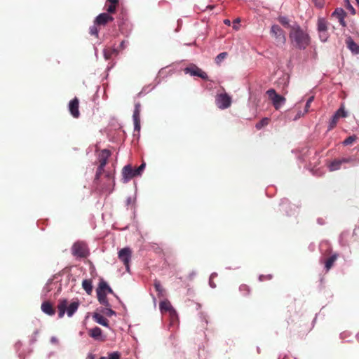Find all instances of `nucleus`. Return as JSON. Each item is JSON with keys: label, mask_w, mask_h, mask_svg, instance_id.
I'll list each match as a JSON object with an SVG mask.
<instances>
[{"label": "nucleus", "mask_w": 359, "mask_h": 359, "mask_svg": "<svg viewBox=\"0 0 359 359\" xmlns=\"http://www.w3.org/2000/svg\"><path fill=\"white\" fill-rule=\"evenodd\" d=\"M289 36L292 43L299 49H305L310 44L309 34L297 23L291 26Z\"/></svg>", "instance_id": "nucleus-1"}, {"label": "nucleus", "mask_w": 359, "mask_h": 359, "mask_svg": "<svg viewBox=\"0 0 359 359\" xmlns=\"http://www.w3.org/2000/svg\"><path fill=\"white\" fill-rule=\"evenodd\" d=\"M79 302L75 301L72 302L69 305H68V301L66 299H62L59 300L58 304L57 306L58 310V317L60 318H63L65 312L69 317H72L74 313L78 310L79 306Z\"/></svg>", "instance_id": "nucleus-2"}, {"label": "nucleus", "mask_w": 359, "mask_h": 359, "mask_svg": "<svg viewBox=\"0 0 359 359\" xmlns=\"http://www.w3.org/2000/svg\"><path fill=\"white\" fill-rule=\"evenodd\" d=\"M266 93L276 110H279L286 101L283 96L278 94L273 88L268 90Z\"/></svg>", "instance_id": "nucleus-3"}, {"label": "nucleus", "mask_w": 359, "mask_h": 359, "mask_svg": "<svg viewBox=\"0 0 359 359\" xmlns=\"http://www.w3.org/2000/svg\"><path fill=\"white\" fill-rule=\"evenodd\" d=\"M72 255L81 258H86L89 255L88 246L85 243L76 242L72 248Z\"/></svg>", "instance_id": "nucleus-4"}, {"label": "nucleus", "mask_w": 359, "mask_h": 359, "mask_svg": "<svg viewBox=\"0 0 359 359\" xmlns=\"http://www.w3.org/2000/svg\"><path fill=\"white\" fill-rule=\"evenodd\" d=\"M118 259L123 263L126 271H130V262L132 257V251L129 248H124L119 250L118 253Z\"/></svg>", "instance_id": "nucleus-5"}, {"label": "nucleus", "mask_w": 359, "mask_h": 359, "mask_svg": "<svg viewBox=\"0 0 359 359\" xmlns=\"http://www.w3.org/2000/svg\"><path fill=\"white\" fill-rule=\"evenodd\" d=\"M215 101L217 106L224 109L231 106V97L226 93H222L217 95Z\"/></svg>", "instance_id": "nucleus-6"}, {"label": "nucleus", "mask_w": 359, "mask_h": 359, "mask_svg": "<svg viewBox=\"0 0 359 359\" xmlns=\"http://www.w3.org/2000/svg\"><path fill=\"white\" fill-rule=\"evenodd\" d=\"M271 34L275 38L278 43H285L286 38L284 31L278 25H274L271 27Z\"/></svg>", "instance_id": "nucleus-7"}, {"label": "nucleus", "mask_w": 359, "mask_h": 359, "mask_svg": "<svg viewBox=\"0 0 359 359\" xmlns=\"http://www.w3.org/2000/svg\"><path fill=\"white\" fill-rule=\"evenodd\" d=\"M184 72L186 74H189L191 76H198L204 80H208V79L207 74L194 65L186 67L184 69Z\"/></svg>", "instance_id": "nucleus-8"}, {"label": "nucleus", "mask_w": 359, "mask_h": 359, "mask_svg": "<svg viewBox=\"0 0 359 359\" xmlns=\"http://www.w3.org/2000/svg\"><path fill=\"white\" fill-rule=\"evenodd\" d=\"M140 107L141 105L140 103H136L135 104V109L133 111V118L134 122V130L135 131L140 132L141 126H140Z\"/></svg>", "instance_id": "nucleus-9"}, {"label": "nucleus", "mask_w": 359, "mask_h": 359, "mask_svg": "<svg viewBox=\"0 0 359 359\" xmlns=\"http://www.w3.org/2000/svg\"><path fill=\"white\" fill-rule=\"evenodd\" d=\"M79 107V100L76 97H74L73 100H72L69 103V110L71 115L74 118H77L80 116Z\"/></svg>", "instance_id": "nucleus-10"}, {"label": "nucleus", "mask_w": 359, "mask_h": 359, "mask_svg": "<svg viewBox=\"0 0 359 359\" xmlns=\"http://www.w3.org/2000/svg\"><path fill=\"white\" fill-rule=\"evenodd\" d=\"M114 20V18L107 13H102L97 16L94 23L97 25H105Z\"/></svg>", "instance_id": "nucleus-11"}, {"label": "nucleus", "mask_w": 359, "mask_h": 359, "mask_svg": "<svg viewBox=\"0 0 359 359\" xmlns=\"http://www.w3.org/2000/svg\"><path fill=\"white\" fill-rule=\"evenodd\" d=\"M88 335L93 338L96 341H104L105 337L102 335V330L98 327H95L92 329H89L88 331Z\"/></svg>", "instance_id": "nucleus-12"}, {"label": "nucleus", "mask_w": 359, "mask_h": 359, "mask_svg": "<svg viewBox=\"0 0 359 359\" xmlns=\"http://www.w3.org/2000/svg\"><path fill=\"white\" fill-rule=\"evenodd\" d=\"M160 310L162 313L169 312L171 316H176V311L168 299H165L160 302Z\"/></svg>", "instance_id": "nucleus-13"}, {"label": "nucleus", "mask_w": 359, "mask_h": 359, "mask_svg": "<svg viewBox=\"0 0 359 359\" xmlns=\"http://www.w3.org/2000/svg\"><path fill=\"white\" fill-rule=\"evenodd\" d=\"M122 175L125 182H128L136 176L135 170L133 169L130 165H127L123 167L122 170Z\"/></svg>", "instance_id": "nucleus-14"}, {"label": "nucleus", "mask_w": 359, "mask_h": 359, "mask_svg": "<svg viewBox=\"0 0 359 359\" xmlns=\"http://www.w3.org/2000/svg\"><path fill=\"white\" fill-rule=\"evenodd\" d=\"M110 156L111 152L109 150H102L99 156V165L104 168L107 163L108 158Z\"/></svg>", "instance_id": "nucleus-15"}, {"label": "nucleus", "mask_w": 359, "mask_h": 359, "mask_svg": "<svg viewBox=\"0 0 359 359\" xmlns=\"http://www.w3.org/2000/svg\"><path fill=\"white\" fill-rule=\"evenodd\" d=\"M96 292L99 302L104 306H110V304L107 298V294L104 291L100 290V289L97 288Z\"/></svg>", "instance_id": "nucleus-16"}, {"label": "nucleus", "mask_w": 359, "mask_h": 359, "mask_svg": "<svg viewBox=\"0 0 359 359\" xmlns=\"http://www.w3.org/2000/svg\"><path fill=\"white\" fill-rule=\"evenodd\" d=\"M41 309L43 313L48 316H53L55 313V309L49 302H43Z\"/></svg>", "instance_id": "nucleus-17"}, {"label": "nucleus", "mask_w": 359, "mask_h": 359, "mask_svg": "<svg viewBox=\"0 0 359 359\" xmlns=\"http://www.w3.org/2000/svg\"><path fill=\"white\" fill-rule=\"evenodd\" d=\"M93 318L96 323H99L100 325H102L104 327H109V321L103 316H102L97 313H95L93 315Z\"/></svg>", "instance_id": "nucleus-18"}, {"label": "nucleus", "mask_w": 359, "mask_h": 359, "mask_svg": "<svg viewBox=\"0 0 359 359\" xmlns=\"http://www.w3.org/2000/svg\"><path fill=\"white\" fill-rule=\"evenodd\" d=\"M338 258L337 254H333L325 261V268L326 271H328L334 265V262Z\"/></svg>", "instance_id": "nucleus-19"}, {"label": "nucleus", "mask_w": 359, "mask_h": 359, "mask_svg": "<svg viewBox=\"0 0 359 359\" xmlns=\"http://www.w3.org/2000/svg\"><path fill=\"white\" fill-rule=\"evenodd\" d=\"M118 3V0H107L106 4L107 11L109 13H114L116 11Z\"/></svg>", "instance_id": "nucleus-20"}, {"label": "nucleus", "mask_w": 359, "mask_h": 359, "mask_svg": "<svg viewBox=\"0 0 359 359\" xmlns=\"http://www.w3.org/2000/svg\"><path fill=\"white\" fill-rule=\"evenodd\" d=\"M98 289H100V290H102V291H104V292L107 294V292L108 293H110V294H114V291L112 290V289L108 285V284L103 280H101L100 282L99 283V285H98V287H97Z\"/></svg>", "instance_id": "nucleus-21"}, {"label": "nucleus", "mask_w": 359, "mask_h": 359, "mask_svg": "<svg viewBox=\"0 0 359 359\" xmlns=\"http://www.w3.org/2000/svg\"><path fill=\"white\" fill-rule=\"evenodd\" d=\"M341 162L339 158H336L331 161L328 165L330 171H336L341 168Z\"/></svg>", "instance_id": "nucleus-22"}, {"label": "nucleus", "mask_w": 359, "mask_h": 359, "mask_svg": "<svg viewBox=\"0 0 359 359\" xmlns=\"http://www.w3.org/2000/svg\"><path fill=\"white\" fill-rule=\"evenodd\" d=\"M82 287L88 294H91L93 292L92 280L90 279H85L82 282Z\"/></svg>", "instance_id": "nucleus-23"}, {"label": "nucleus", "mask_w": 359, "mask_h": 359, "mask_svg": "<svg viewBox=\"0 0 359 359\" xmlns=\"http://www.w3.org/2000/svg\"><path fill=\"white\" fill-rule=\"evenodd\" d=\"M318 31H327V22L324 18L318 20Z\"/></svg>", "instance_id": "nucleus-24"}, {"label": "nucleus", "mask_w": 359, "mask_h": 359, "mask_svg": "<svg viewBox=\"0 0 359 359\" xmlns=\"http://www.w3.org/2000/svg\"><path fill=\"white\" fill-rule=\"evenodd\" d=\"M346 15V12L341 8H336L335 11L332 13V16L335 17L338 20H339V18H344Z\"/></svg>", "instance_id": "nucleus-25"}, {"label": "nucleus", "mask_w": 359, "mask_h": 359, "mask_svg": "<svg viewBox=\"0 0 359 359\" xmlns=\"http://www.w3.org/2000/svg\"><path fill=\"white\" fill-rule=\"evenodd\" d=\"M271 119L268 117L263 118L260 121L256 123L255 128L257 130H261L262 128L266 126L270 123Z\"/></svg>", "instance_id": "nucleus-26"}, {"label": "nucleus", "mask_w": 359, "mask_h": 359, "mask_svg": "<svg viewBox=\"0 0 359 359\" xmlns=\"http://www.w3.org/2000/svg\"><path fill=\"white\" fill-rule=\"evenodd\" d=\"M239 291H240L241 294L243 297H247L250 293V289L249 286L245 284H242L240 285Z\"/></svg>", "instance_id": "nucleus-27"}, {"label": "nucleus", "mask_w": 359, "mask_h": 359, "mask_svg": "<svg viewBox=\"0 0 359 359\" xmlns=\"http://www.w3.org/2000/svg\"><path fill=\"white\" fill-rule=\"evenodd\" d=\"M104 172V168L98 165V167L97 168L96 174L95 176V179H94V183H95L97 184H99V180H100V176L102 175V173Z\"/></svg>", "instance_id": "nucleus-28"}, {"label": "nucleus", "mask_w": 359, "mask_h": 359, "mask_svg": "<svg viewBox=\"0 0 359 359\" xmlns=\"http://www.w3.org/2000/svg\"><path fill=\"white\" fill-rule=\"evenodd\" d=\"M228 53L226 52H222L219 53L215 59V62L217 65H220L222 62L226 58Z\"/></svg>", "instance_id": "nucleus-29"}, {"label": "nucleus", "mask_w": 359, "mask_h": 359, "mask_svg": "<svg viewBox=\"0 0 359 359\" xmlns=\"http://www.w3.org/2000/svg\"><path fill=\"white\" fill-rule=\"evenodd\" d=\"M348 47L351 50L352 52L355 53H359V46L352 40H349L348 42Z\"/></svg>", "instance_id": "nucleus-30"}, {"label": "nucleus", "mask_w": 359, "mask_h": 359, "mask_svg": "<svg viewBox=\"0 0 359 359\" xmlns=\"http://www.w3.org/2000/svg\"><path fill=\"white\" fill-rule=\"evenodd\" d=\"M115 49L106 48L104 50V57L106 60H109L113 54H116Z\"/></svg>", "instance_id": "nucleus-31"}, {"label": "nucleus", "mask_w": 359, "mask_h": 359, "mask_svg": "<svg viewBox=\"0 0 359 359\" xmlns=\"http://www.w3.org/2000/svg\"><path fill=\"white\" fill-rule=\"evenodd\" d=\"M334 116H336L338 118H345L347 116V113L346 111L344 110V106H341V107L335 112V114H334Z\"/></svg>", "instance_id": "nucleus-32"}, {"label": "nucleus", "mask_w": 359, "mask_h": 359, "mask_svg": "<svg viewBox=\"0 0 359 359\" xmlns=\"http://www.w3.org/2000/svg\"><path fill=\"white\" fill-rule=\"evenodd\" d=\"M278 20L280 24H282L284 27L291 29L292 25H290L289 24V20L287 19V18H286L285 16H280L278 18Z\"/></svg>", "instance_id": "nucleus-33"}, {"label": "nucleus", "mask_w": 359, "mask_h": 359, "mask_svg": "<svg viewBox=\"0 0 359 359\" xmlns=\"http://www.w3.org/2000/svg\"><path fill=\"white\" fill-rule=\"evenodd\" d=\"M357 139V137L355 135H351L346 138L343 144L346 146L353 144Z\"/></svg>", "instance_id": "nucleus-34"}, {"label": "nucleus", "mask_w": 359, "mask_h": 359, "mask_svg": "<svg viewBox=\"0 0 359 359\" xmlns=\"http://www.w3.org/2000/svg\"><path fill=\"white\" fill-rule=\"evenodd\" d=\"M338 120H339V118L336 116L333 115V116L329 123L328 130H332L337 126Z\"/></svg>", "instance_id": "nucleus-35"}, {"label": "nucleus", "mask_w": 359, "mask_h": 359, "mask_svg": "<svg viewBox=\"0 0 359 359\" xmlns=\"http://www.w3.org/2000/svg\"><path fill=\"white\" fill-rule=\"evenodd\" d=\"M154 285V287H155L156 292H158V295L162 294V293L164 292V290H163L160 281L156 280Z\"/></svg>", "instance_id": "nucleus-36"}, {"label": "nucleus", "mask_w": 359, "mask_h": 359, "mask_svg": "<svg viewBox=\"0 0 359 359\" xmlns=\"http://www.w3.org/2000/svg\"><path fill=\"white\" fill-rule=\"evenodd\" d=\"M97 26V25H95L94 23V25L89 28V33L91 35H93V36H95L96 37H98L99 29H98Z\"/></svg>", "instance_id": "nucleus-37"}, {"label": "nucleus", "mask_w": 359, "mask_h": 359, "mask_svg": "<svg viewBox=\"0 0 359 359\" xmlns=\"http://www.w3.org/2000/svg\"><path fill=\"white\" fill-rule=\"evenodd\" d=\"M102 312L104 314L109 317L116 315V312L111 309V306H105V309L102 311Z\"/></svg>", "instance_id": "nucleus-38"}, {"label": "nucleus", "mask_w": 359, "mask_h": 359, "mask_svg": "<svg viewBox=\"0 0 359 359\" xmlns=\"http://www.w3.org/2000/svg\"><path fill=\"white\" fill-rule=\"evenodd\" d=\"M319 37L320 40L323 42L326 41L328 38L327 31H318Z\"/></svg>", "instance_id": "nucleus-39"}, {"label": "nucleus", "mask_w": 359, "mask_h": 359, "mask_svg": "<svg viewBox=\"0 0 359 359\" xmlns=\"http://www.w3.org/2000/svg\"><path fill=\"white\" fill-rule=\"evenodd\" d=\"M145 163H142L137 168L134 169L136 176L140 175L145 168Z\"/></svg>", "instance_id": "nucleus-40"}, {"label": "nucleus", "mask_w": 359, "mask_h": 359, "mask_svg": "<svg viewBox=\"0 0 359 359\" xmlns=\"http://www.w3.org/2000/svg\"><path fill=\"white\" fill-rule=\"evenodd\" d=\"M120 353L118 352H112L109 354V359H120Z\"/></svg>", "instance_id": "nucleus-41"}, {"label": "nucleus", "mask_w": 359, "mask_h": 359, "mask_svg": "<svg viewBox=\"0 0 359 359\" xmlns=\"http://www.w3.org/2000/svg\"><path fill=\"white\" fill-rule=\"evenodd\" d=\"M313 99H314L313 96H311L308 99V100L306 103V105H305V112H307L309 111L310 105H311V102L313 101Z\"/></svg>", "instance_id": "nucleus-42"}, {"label": "nucleus", "mask_w": 359, "mask_h": 359, "mask_svg": "<svg viewBox=\"0 0 359 359\" xmlns=\"http://www.w3.org/2000/svg\"><path fill=\"white\" fill-rule=\"evenodd\" d=\"M339 159L341 162V164L348 163H351V162L353 161V158L351 157L342 158H339Z\"/></svg>", "instance_id": "nucleus-43"}, {"label": "nucleus", "mask_w": 359, "mask_h": 359, "mask_svg": "<svg viewBox=\"0 0 359 359\" xmlns=\"http://www.w3.org/2000/svg\"><path fill=\"white\" fill-rule=\"evenodd\" d=\"M215 276H217V274L216 273H212L210 277V281H209V283H210V285L212 287H216V285L213 282V278Z\"/></svg>", "instance_id": "nucleus-44"}, {"label": "nucleus", "mask_w": 359, "mask_h": 359, "mask_svg": "<svg viewBox=\"0 0 359 359\" xmlns=\"http://www.w3.org/2000/svg\"><path fill=\"white\" fill-rule=\"evenodd\" d=\"M239 22H240V20L238 18H237L236 20H234L233 25V28L234 29H238V23Z\"/></svg>", "instance_id": "nucleus-45"}, {"label": "nucleus", "mask_w": 359, "mask_h": 359, "mask_svg": "<svg viewBox=\"0 0 359 359\" xmlns=\"http://www.w3.org/2000/svg\"><path fill=\"white\" fill-rule=\"evenodd\" d=\"M50 342L53 344H58L59 343V340L57 337H52L51 339H50Z\"/></svg>", "instance_id": "nucleus-46"}, {"label": "nucleus", "mask_w": 359, "mask_h": 359, "mask_svg": "<svg viewBox=\"0 0 359 359\" xmlns=\"http://www.w3.org/2000/svg\"><path fill=\"white\" fill-rule=\"evenodd\" d=\"M105 177L109 180L112 179L114 180L113 175L109 172H107L105 173Z\"/></svg>", "instance_id": "nucleus-47"}, {"label": "nucleus", "mask_w": 359, "mask_h": 359, "mask_svg": "<svg viewBox=\"0 0 359 359\" xmlns=\"http://www.w3.org/2000/svg\"><path fill=\"white\" fill-rule=\"evenodd\" d=\"M340 25H341L342 26L345 27L346 26V22L344 21V18H339V20H338Z\"/></svg>", "instance_id": "nucleus-48"}, {"label": "nucleus", "mask_w": 359, "mask_h": 359, "mask_svg": "<svg viewBox=\"0 0 359 359\" xmlns=\"http://www.w3.org/2000/svg\"><path fill=\"white\" fill-rule=\"evenodd\" d=\"M340 25H341L342 26L345 27L346 26V22L344 21V18H339V20H338Z\"/></svg>", "instance_id": "nucleus-49"}, {"label": "nucleus", "mask_w": 359, "mask_h": 359, "mask_svg": "<svg viewBox=\"0 0 359 359\" xmlns=\"http://www.w3.org/2000/svg\"><path fill=\"white\" fill-rule=\"evenodd\" d=\"M224 22L225 25H231V21L228 19H226L224 20Z\"/></svg>", "instance_id": "nucleus-50"}, {"label": "nucleus", "mask_w": 359, "mask_h": 359, "mask_svg": "<svg viewBox=\"0 0 359 359\" xmlns=\"http://www.w3.org/2000/svg\"><path fill=\"white\" fill-rule=\"evenodd\" d=\"M302 115H303V114H301V112H299V113L297 114V116H295L294 120H296V119H297V118H300Z\"/></svg>", "instance_id": "nucleus-51"}, {"label": "nucleus", "mask_w": 359, "mask_h": 359, "mask_svg": "<svg viewBox=\"0 0 359 359\" xmlns=\"http://www.w3.org/2000/svg\"><path fill=\"white\" fill-rule=\"evenodd\" d=\"M266 278V277H265L264 276L262 275L259 276V280L261 281H263L264 280H265Z\"/></svg>", "instance_id": "nucleus-52"}, {"label": "nucleus", "mask_w": 359, "mask_h": 359, "mask_svg": "<svg viewBox=\"0 0 359 359\" xmlns=\"http://www.w3.org/2000/svg\"><path fill=\"white\" fill-rule=\"evenodd\" d=\"M317 6L320 8L323 7V4H317Z\"/></svg>", "instance_id": "nucleus-53"}, {"label": "nucleus", "mask_w": 359, "mask_h": 359, "mask_svg": "<svg viewBox=\"0 0 359 359\" xmlns=\"http://www.w3.org/2000/svg\"><path fill=\"white\" fill-rule=\"evenodd\" d=\"M272 278V276L271 275H269L267 276V279H271Z\"/></svg>", "instance_id": "nucleus-54"}, {"label": "nucleus", "mask_w": 359, "mask_h": 359, "mask_svg": "<svg viewBox=\"0 0 359 359\" xmlns=\"http://www.w3.org/2000/svg\"><path fill=\"white\" fill-rule=\"evenodd\" d=\"M100 359H107L106 357L102 356L100 358Z\"/></svg>", "instance_id": "nucleus-55"}, {"label": "nucleus", "mask_w": 359, "mask_h": 359, "mask_svg": "<svg viewBox=\"0 0 359 359\" xmlns=\"http://www.w3.org/2000/svg\"><path fill=\"white\" fill-rule=\"evenodd\" d=\"M357 339L359 341V333L357 334Z\"/></svg>", "instance_id": "nucleus-56"}, {"label": "nucleus", "mask_w": 359, "mask_h": 359, "mask_svg": "<svg viewBox=\"0 0 359 359\" xmlns=\"http://www.w3.org/2000/svg\"><path fill=\"white\" fill-rule=\"evenodd\" d=\"M208 7L212 9L213 8V6H208Z\"/></svg>", "instance_id": "nucleus-57"}, {"label": "nucleus", "mask_w": 359, "mask_h": 359, "mask_svg": "<svg viewBox=\"0 0 359 359\" xmlns=\"http://www.w3.org/2000/svg\"><path fill=\"white\" fill-rule=\"evenodd\" d=\"M90 359H94V356H93V355H92V356H90Z\"/></svg>", "instance_id": "nucleus-58"}, {"label": "nucleus", "mask_w": 359, "mask_h": 359, "mask_svg": "<svg viewBox=\"0 0 359 359\" xmlns=\"http://www.w3.org/2000/svg\"><path fill=\"white\" fill-rule=\"evenodd\" d=\"M358 3H359V0H356Z\"/></svg>", "instance_id": "nucleus-59"}]
</instances>
